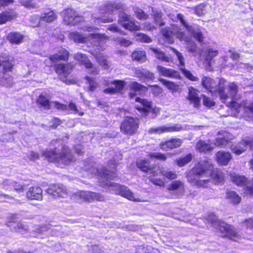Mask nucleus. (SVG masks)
I'll return each mask as SVG.
<instances>
[{"instance_id":"obj_55","label":"nucleus","mask_w":253,"mask_h":253,"mask_svg":"<svg viewBox=\"0 0 253 253\" xmlns=\"http://www.w3.org/2000/svg\"><path fill=\"white\" fill-rule=\"evenodd\" d=\"M41 20V16H39L38 15L32 16L30 19L31 26L34 27L38 26Z\"/></svg>"},{"instance_id":"obj_37","label":"nucleus","mask_w":253,"mask_h":253,"mask_svg":"<svg viewBox=\"0 0 253 253\" xmlns=\"http://www.w3.org/2000/svg\"><path fill=\"white\" fill-rule=\"evenodd\" d=\"M23 36L19 33L11 32L7 37V40L11 43L19 44L23 40Z\"/></svg>"},{"instance_id":"obj_34","label":"nucleus","mask_w":253,"mask_h":253,"mask_svg":"<svg viewBox=\"0 0 253 253\" xmlns=\"http://www.w3.org/2000/svg\"><path fill=\"white\" fill-rule=\"evenodd\" d=\"M218 54V50L212 47H208L205 50L204 52L205 58L209 65H211V62L212 59L217 56Z\"/></svg>"},{"instance_id":"obj_35","label":"nucleus","mask_w":253,"mask_h":253,"mask_svg":"<svg viewBox=\"0 0 253 253\" xmlns=\"http://www.w3.org/2000/svg\"><path fill=\"white\" fill-rule=\"evenodd\" d=\"M213 149L209 142L200 140L196 144V149L200 152H211Z\"/></svg>"},{"instance_id":"obj_63","label":"nucleus","mask_w":253,"mask_h":253,"mask_svg":"<svg viewBox=\"0 0 253 253\" xmlns=\"http://www.w3.org/2000/svg\"><path fill=\"white\" fill-rule=\"evenodd\" d=\"M154 79V74L149 71L144 69L142 79L152 80Z\"/></svg>"},{"instance_id":"obj_40","label":"nucleus","mask_w":253,"mask_h":253,"mask_svg":"<svg viewBox=\"0 0 253 253\" xmlns=\"http://www.w3.org/2000/svg\"><path fill=\"white\" fill-rule=\"evenodd\" d=\"M211 177L214 181L217 183L221 182L224 179L223 174L222 172L217 169H212L211 171L210 177Z\"/></svg>"},{"instance_id":"obj_7","label":"nucleus","mask_w":253,"mask_h":253,"mask_svg":"<svg viewBox=\"0 0 253 253\" xmlns=\"http://www.w3.org/2000/svg\"><path fill=\"white\" fill-rule=\"evenodd\" d=\"M72 199L78 202H91L95 200L104 201L105 197L101 194L91 191H79L72 196Z\"/></svg>"},{"instance_id":"obj_28","label":"nucleus","mask_w":253,"mask_h":253,"mask_svg":"<svg viewBox=\"0 0 253 253\" xmlns=\"http://www.w3.org/2000/svg\"><path fill=\"white\" fill-rule=\"evenodd\" d=\"M215 156L218 163L223 166L227 165L232 159V156L230 153L224 151L217 152Z\"/></svg>"},{"instance_id":"obj_46","label":"nucleus","mask_w":253,"mask_h":253,"mask_svg":"<svg viewBox=\"0 0 253 253\" xmlns=\"http://www.w3.org/2000/svg\"><path fill=\"white\" fill-rule=\"evenodd\" d=\"M158 80L163 85L166 86L169 90L175 91L178 88V85L173 82L162 78H159Z\"/></svg>"},{"instance_id":"obj_36","label":"nucleus","mask_w":253,"mask_h":253,"mask_svg":"<svg viewBox=\"0 0 253 253\" xmlns=\"http://www.w3.org/2000/svg\"><path fill=\"white\" fill-rule=\"evenodd\" d=\"M122 7V5L120 3H116L108 1L104 5V8H105L104 11H102L103 10H100V12L102 13H111L115 10L121 9Z\"/></svg>"},{"instance_id":"obj_18","label":"nucleus","mask_w":253,"mask_h":253,"mask_svg":"<svg viewBox=\"0 0 253 253\" xmlns=\"http://www.w3.org/2000/svg\"><path fill=\"white\" fill-rule=\"evenodd\" d=\"M171 49L176 56L179 61V66H180V70L182 71L185 77L192 81H198V78L194 76L190 72L186 70L184 68V59L182 54L173 48H171Z\"/></svg>"},{"instance_id":"obj_2","label":"nucleus","mask_w":253,"mask_h":253,"mask_svg":"<svg viewBox=\"0 0 253 253\" xmlns=\"http://www.w3.org/2000/svg\"><path fill=\"white\" fill-rule=\"evenodd\" d=\"M213 165L209 160L200 161L187 174L188 182L193 186L206 187L209 183Z\"/></svg>"},{"instance_id":"obj_6","label":"nucleus","mask_w":253,"mask_h":253,"mask_svg":"<svg viewBox=\"0 0 253 253\" xmlns=\"http://www.w3.org/2000/svg\"><path fill=\"white\" fill-rule=\"evenodd\" d=\"M162 35L170 42H173L172 36H175L181 41L190 42L191 39L186 36L184 32L177 25H172L170 27H165L161 30Z\"/></svg>"},{"instance_id":"obj_1","label":"nucleus","mask_w":253,"mask_h":253,"mask_svg":"<svg viewBox=\"0 0 253 253\" xmlns=\"http://www.w3.org/2000/svg\"><path fill=\"white\" fill-rule=\"evenodd\" d=\"M225 80L223 79L213 80L208 77H204L202 80V84L205 88L213 95L217 94L222 102L228 99H230L228 106L233 107L237 104L234 100L237 98L238 86L231 83L228 85L227 88H225Z\"/></svg>"},{"instance_id":"obj_21","label":"nucleus","mask_w":253,"mask_h":253,"mask_svg":"<svg viewBox=\"0 0 253 253\" xmlns=\"http://www.w3.org/2000/svg\"><path fill=\"white\" fill-rule=\"evenodd\" d=\"M72 70V66L70 64H59L55 67V72L60 79L63 82H66V78L70 75Z\"/></svg>"},{"instance_id":"obj_47","label":"nucleus","mask_w":253,"mask_h":253,"mask_svg":"<svg viewBox=\"0 0 253 253\" xmlns=\"http://www.w3.org/2000/svg\"><path fill=\"white\" fill-rule=\"evenodd\" d=\"M160 172L163 176L171 180L175 179L177 176L175 172L164 168L161 169Z\"/></svg>"},{"instance_id":"obj_4","label":"nucleus","mask_w":253,"mask_h":253,"mask_svg":"<svg viewBox=\"0 0 253 253\" xmlns=\"http://www.w3.org/2000/svg\"><path fill=\"white\" fill-rule=\"evenodd\" d=\"M70 39L75 42L84 43L88 41L95 42L94 45L99 51L105 49L104 41L108 40L109 37L104 34L98 33L90 34L87 37H84L78 32H73L69 35Z\"/></svg>"},{"instance_id":"obj_39","label":"nucleus","mask_w":253,"mask_h":253,"mask_svg":"<svg viewBox=\"0 0 253 253\" xmlns=\"http://www.w3.org/2000/svg\"><path fill=\"white\" fill-rule=\"evenodd\" d=\"M226 197L229 202L234 205L239 204L241 201V197L234 191H227Z\"/></svg>"},{"instance_id":"obj_61","label":"nucleus","mask_w":253,"mask_h":253,"mask_svg":"<svg viewBox=\"0 0 253 253\" xmlns=\"http://www.w3.org/2000/svg\"><path fill=\"white\" fill-rule=\"evenodd\" d=\"M50 106H53L57 109L63 111H66L68 109V106L66 105L59 103L58 102H53L50 103Z\"/></svg>"},{"instance_id":"obj_38","label":"nucleus","mask_w":253,"mask_h":253,"mask_svg":"<svg viewBox=\"0 0 253 253\" xmlns=\"http://www.w3.org/2000/svg\"><path fill=\"white\" fill-rule=\"evenodd\" d=\"M173 154L171 153H168L166 154H162L160 152H153L148 154V156L150 159H157L165 161L168 158H171L173 156Z\"/></svg>"},{"instance_id":"obj_23","label":"nucleus","mask_w":253,"mask_h":253,"mask_svg":"<svg viewBox=\"0 0 253 253\" xmlns=\"http://www.w3.org/2000/svg\"><path fill=\"white\" fill-rule=\"evenodd\" d=\"M218 135L220 136L216 138L213 145L215 146L225 147L232 139V136L229 133L223 130L219 131Z\"/></svg>"},{"instance_id":"obj_54","label":"nucleus","mask_w":253,"mask_h":253,"mask_svg":"<svg viewBox=\"0 0 253 253\" xmlns=\"http://www.w3.org/2000/svg\"><path fill=\"white\" fill-rule=\"evenodd\" d=\"M207 5L201 4L195 8V13L198 16H201L207 12Z\"/></svg>"},{"instance_id":"obj_12","label":"nucleus","mask_w":253,"mask_h":253,"mask_svg":"<svg viewBox=\"0 0 253 253\" xmlns=\"http://www.w3.org/2000/svg\"><path fill=\"white\" fill-rule=\"evenodd\" d=\"M118 22L124 28L129 31H137L140 29V26L136 25L130 16L124 12L120 13Z\"/></svg>"},{"instance_id":"obj_59","label":"nucleus","mask_w":253,"mask_h":253,"mask_svg":"<svg viewBox=\"0 0 253 253\" xmlns=\"http://www.w3.org/2000/svg\"><path fill=\"white\" fill-rule=\"evenodd\" d=\"M1 66H3V70L5 72L9 71L11 70L13 67V64L10 61L9 59L2 61Z\"/></svg>"},{"instance_id":"obj_9","label":"nucleus","mask_w":253,"mask_h":253,"mask_svg":"<svg viewBox=\"0 0 253 253\" xmlns=\"http://www.w3.org/2000/svg\"><path fill=\"white\" fill-rule=\"evenodd\" d=\"M106 185L110 189V190L114 191L117 194L127 198L134 202H143V201L138 198H135L132 192L126 187L121 185L111 182H106Z\"/></svg>"},{"instance_id":"obj_56","label":"nucleus","mask_w":253,"mask_h":253,"mask_svg":"<svg viewBox=\"0 0 253 253\" xmlns=\"http://www.w3.org/2000/svg\"><path fill=\"white\" fill-rule=\"evenodd\" d=\"M86 83L89 84V90L94 91L97 87L98 84L94 81V80L89 77H86Z\"/></svg>"},{"instance_id":"obj_60","label":"nucleus","mask_w":253,"mask_h":253,"mask_svg":"<svg viewBox=\"0 0 253 253\" xmlns=\"http://www.w3.org/2000/svg\"><path fill=\"white\" fill-rule=\"evenodd\" d=\"M135 13L136 17L139 19H146L148 17V15L141 9H137L135 11Z\"/></svg>"},{"instance_id":"obj_44","label":"nucleus","mask_w":253,"mask_h":253,"mask_svg":"<svg viewBox=\"0 0 253 253\" xmlns=\"http://www.w3.org/2000/svg\"><path fill=\"white\" fill-rule=\"evenodd\" d=\"M243 117L248 121H253V103L244 108Z\"/></svg>"},{"instance_id":"obj_20","label":"nucleus","mask_w":253,"mask_h":253,"mask_svg":"<svg viewBox=\"0 0 253 253\" xmlns=\"http://www.w3.org/2000/svg\"><path fill=\"white\" fill-rule=\"evenodd\" d=\"M106 84L107 85H114V87H109L104 90V92L106 94H114L116 92L122 91L126 84L125 81L123 80H114L113 82L109 83L106 82Z\"/></svg>"},{"instance_id":"obj_15","label":"nucleus","mask_w":253,"mask_h":253,"mask_svg":"<svg viewBox=\"0 0 253 253\" xmlns=\"http://www.w3.org/2000/svg\"><path fill=\"white\" fill-rule=\"evenodd\" d=\"M182 129V127L180 125H174L171 126H161L157 127L151 128L148 130L149 134H160L165 132H172L179 131Z\"/></svg>"},{"instance_id":"obj_49","label":"nucleus","mask_w":253,"mask_h":253,"mask_svg":"<svg viewBox=\"0 0 253 253\" xmlns=\"http://www.w3.org/2000/svg\"><path fill=\"white\" fill-rule=\"evenodd\" d=\"M41 18L42 21L46 22H51L56 18V16L53 11L49 10L42 15Z\"/></svg>"},{"instance_id":"obj_3","label":"nucleus","mask_w":253,"mask_h":253,"mask_svg":"<svg viewBox=\"0 0 253 253\" xmlns=\"http://www.w3.org/2000/svg\"><path fill=\"white\" fill-rule=\"evenodd\" d=\"M42 154L49 161L56 162L59 165H69L73 158L70 150L65 146H61L60 149L55 148L53 151L46 150Z\"/></svg>"},{"instance_id":"obj_58","label":"nucleus","mask_w":253,"mask_h":253,"mask_svg":"<svg viewBox=\"0 0 253 253\" xmlns=\"http://www.w3.org/2000/svg\"><path fill=\"white\" fill-rule=\"evenodd\" d=\"M150 180L153 184L157 186L163 187L165 185V180L160 178L151 177L150 178Z\"/></svg>"},{"instance_id":"obj_11","label":"nucleus","mask_w":253,"mask_h":253,"mask_svg":"<svg viewBox=\"0 0 253 253\" xmlns=\"http://www.w3.org/2000/svg\"><path fill=\"white\" fill-rule=\"evenodd\" d=\"M138 128V121L133 118H126L121 125V132L131 135L136 133Z\"/></svg>"},{"instance_id":"obj_48","label":"nucleus","mask_w":253,"mask_h":253,"mask_svg":"<svg viewBox=\"0 0 253 253\" xmlns=\"http://www.w3.org/2000/svg\"><path fill=\"white\" fill-rule=\"evenodd\" d=\"M132 58L133 60L143 62L146 60L145 52L143 51H135L131 54Z\"/></svg>"},{"instance_id":"obj_5","label":"nucleus","mask_w":253,"mask_h":253,"mask_svg":"<svg viewBox=\"0 0 253 253\" xmlns=\"http://www.w3.org/2000/svg\"><path fill=\"white\" fill-rule=\"evenodd\" d=\"M207 220L211 222L209 224L212 226L215 229V232L220 233L221 236L227 237L234 241L239 239V236L233 227L217 219L215 215L209 216Z\"/></svg>"},{"instance_id":"obj_64","label":"nucleus","mask_w":253,"mask_h":253,"mask_svg":"<svg viewBox=\"0 0 253 253\" xmlns=\"http://www.w3.org/2000/svg\"><path fill=\"white\" fill-rule=\"evenodd\" d=\"M203 104L204 105L209 107L213 106L215 104L214 101L205 95L203 96Z\"/></svg>"},{"instance_id":"obj_52","label":"nucleus","mask_w":253,"mask_h":253,"mask_svg":"<svg viewBox=\"0 0 253 253\" xmlns=\"http://www.w3.org/2000/svg\"><path fill=\"white\" fill-rule=\"evenodd\" d=\"M37 102L41 105L44 106L47 109L50 108V103L49 102V100L47 98L41 94L38 99Z\"/></svg>"},{"instance_id":"obj_57","label":"nucleus","mask_w":253,"mask_h":253,"mask_svg":"<svg viewBox=\"0 0 253 253\" xmlns=\"http://www.w3.org/2000/svg\"><path fill=\"white\" fill-rule=\"evenodd\" d=\"M115 41L121 45L125 47H127L132 43V42L122 37L117 38L115 40Z\"/></svg>"},{"instance_id":"obj_33","label":"nucleus","mask_w":253,"mask_h":253,"mask_svg":"<svg viewBox=\"0 0 253 253\" xmlns=\"http://www.w3.org/2000/svg\"><path fill=\"white\" fill-rule=\"evenodd\" d=\"M74 58L80 62L81 64L84 65L86 68H92V63L84 54L77 53L74 54Z\"/></svg>"},{"instance_id":"obj_32","label":"nucleus","mask_w":253,"mask_h":253,"mask_svg":"<svg viewBox=\"0 0 253 253\" xmlns=\"http://www.w3.org/2000/svg\"><path fill=\"white\" fill-rule=\"evenodd\" d=\"M151 15L153 16L155 23L159 26H163L165 23L162 21V13L161 10L155 8H151Z\"/></svg>"},{"instance_id":"obj_45","label":"nucleus","mask_w":253,"mask_h":253,"mask_svg":"<svg viewBox=\"0 0 253 253\" xmlns=\"http://www.w3.org/2000/svg\"><path fill=\"white\" fill-rule=\"evenodd\" d=\"M129 90L132 91H145L147 87L136 82H131L128 85Z\"/></svg>"},{"instance_id":"obj_62","label":"nucleus","mask_w":253,"mask_h":253,"mask_svg":"<svg viewBox=\"0 0 253 253\" xmlns=\"http://www.w3.org/2000/svg\"><path fill=\"white\" fill-rule=\"evenodd\" d=\"M95 19L97 20V21H95L96 24H100V21L101 23H108L113 21V19L110 17H106L105 16L100 17H94Z\"/></svg>"},{"instance_id":"obj_24","label":"nucleus","mask_w":253,"mask_h":253,"mask_svg":"<svg viewBox=\"0 0 253 253\" xmlns=\"http://www.w3.org/2000/svg\"><path fill=\"white\" fill-rule=\"evenodd\" d=\"M188 95L187 99L189 103L193 105L195 108H198L200 105V98L198 91L192 87H188Z\"/></svg>"},{"instance_id":"obj_42","label":"nucleus","mask_w":253,"mask_h":253,"mask_svg":"<svg viewBox=\"0 0 253 253\" xmlns=\"http://www.w3.org/2000/svg\"><path fill=\"white\" fill-rule=\"evenodd\" d=\"M36 232L38 233L37 237L38 238H43V237H42L41 235L44 234L45 236L47 235V234L51 233L55 230L54 229H51V227H48V226L43 225L41 227L37 228L36 229Z\"/></svg>"},{"instance_id":"obj_43","label":"nucleus","mask_w":253,"mask_h":253,"mask_svg":"<svg viewBox=\"0 0 253 253\" xmlns=\"http://www.w3.org/2000/svg\"><path fill=\"white\" fill-rule=\"evenodd\" d=\"M193 159V156L191 154H188L185 157H180L175 160V162L179 167L184 166L185 165L190 163Z\"/></svg>"},{"instance_id":"obj_10","label":"nucleus","mask_w":253,"mask_h":253,"mask_svg":"<svg viewBox=\"0 0 253 253\" xmlns=\"http://www.w3.org/2000/svg\"><path fill=\"white\" fill-rule=\"evenodd\" d=\"M176 18L184 26L187 32L192 35L199 42H202L203 41L204 37L200 28L189 25L185 20L184 16L180 13L177 14Z\"/></svg>"},{"instance_id":"obj_30","label":"nucleus","mask_w":253,"mask_h":253,"mask_svg":"<svg viewBox=\"0 0 253 253\" xmlns=\"http://www.w3.org/2000/svg\"><path fill=\"white\" fill-rule=\"evenodd\" d=\"M16 17V13L13 10H9L0 13V24L5 23L11 21Z\"/></svg>"},{"instance_id":"obj_16","label":"nucleus","mask_w":253,"mask_h":253,"mask_svg":"<svg viewBox=\"0 0 253 253\" xmlns=\"http://www.w3.org/2000/svg\"><path fill=\"white\" fill-rule=\"evenodd\" d=\"M61 14L64 21L68 25H75L80 21L78 14L71 8L66 9Z\"/></svg>"},{"instance_id":"obj_19","label":"nucleus","mask_w":253,"mask_h":253,"mask_svg":"<svg viewBox=\"0 0 253 253\" xmlns=\"http://www.w3.org/2000/svg\"><path fill=\"white\" fill-rule=\"evenodd\" d=\"M137 167L142 171L152 174L153 176H156L159 173L158 169L150 166L148 160L140 159L136 162Z\"/></svg>"},{"instance_id":"obj_13","label":"nucleus","mask_w":253,"mask_h":253,"mask_svg":"<svg viewBox=\"0 0 253 253\" xmlns=\"http://www.w3.org/2000/svg\"><path fill=\"white\" fill-rule=\"evenodd\" d=\"M48 194L52 196L54 198L66 197L68 192L67 189L62 185L54 184L50 186L46 191Z\"/></svg>"},{"instance_id":"obj_8","label":"nucleus","mask_w":253,"mask_h":253,"mask_svg":"<svg viewBox=\"0 0 253 253\" xmlns=\"http://www.w3.org/2000/svg\"><path fill=\"white\" fill-rule=\"evenodd\" d=\"M229 176L232 182L237 185L239 186H246L244 189V194L246 196H253V178L247 181L246 177L236 173H230Z\"/></svg>"},{"instance_id":"obj_53","label":"nucleus","mask_w":253,"mask_h":253,"mask_svg":"<svg viewBox=\"0 0 253 253\" xmlns=\"http://www.w3.org/2000/svg\"><path fill=\"white\" fill-rule=\"evenodd\" d=\"M136 40L138 41L146 43H149L152 41L151 39L147 35L141 33L136 34Z\"/></svg>"},{"instance_id":"obj_31","label":"nucleus","mask_w":253,"mask_h":253,"mask_svg":"<svg viewBox=\"0 0 253 253\" xmlns=\"http://www.w3.org/2000/svg\"><path fill=\"white\" fill-rule=\"evenodd\" d=\"M168 190H179L180 194L183 195L184 193V184L180 180H175L171 182L168 186Z\"/></svg>"},{"instance_id":"obj_25","label":"nucleus","mask_w":253,"mask_h":253,"mask_svg":"<svg viewBox=\"0 0 253 253\" xmlns=\"http://www.w3.org/2000/svg\"><path fill=\"white\" fill-rule=\"evenodd\" d=\"M69 52L63 48H60L58 52L50 56V63H46V65H51L52 63L58 60H66L68 59Z\"/></svg>"},{"instance_id":"obj_29","label":"nucleus","mask_w":253,"mask_h":253,"mask_svg":"<svg viewBox=\"0 0 253 253\" xmlns=\"http://www.w3.org/2000/svg\"><path fill=\"white\" fill-rule=\"evenodd\" d=\"M95 170L96 171L95 175H98L99 177H100L101 178L104 179L105 181L109 179H112L116 177V173L115 172L105 168H103V169L101 170L93 169L91 170V172Z\"/></svg>"},{"instance_id":"obj_17","label":"nucleus","mask_w":253,"mask_h":253,"mask_svg":"<svg viewBox=\"0 0 253 253\" xmlns=\"http://www.w3.org/2000/svg\"><path fill=\"white\" fill-rule=\"evenodd\" d=\"M135 100L139 103V104L136 105V109L141 113L143 116H147L149 113L153 111L151 102L139 97L136 98Z\"/></svg>"},{"instance_id":"obj_27","label":"nucleus","mask_w":253,"mask_h":253,"mask_svg":"<svg viewBox=\"0 0 253 253\" xmlns=\"http://www.w3.org/2000/svg\"><path fill=\"white\" fill-rule=\"evenodd\" d=\"M27 198L41 201L42 199V190L38 186L30 187L27 192Z\"/></svg>"},{"instance_id":"obj_22","label":"nucleus","mask_w":253,"mask_h":253,"mask_svg":"<svg viewBox=\"0 0 253 253\" xmlns=\"http://www.w3.org/2000/svg\"><path fill=\"white\" fill-rule=\"evenodd\" d=\"M157 70L159 75L167 78L179 79L180 75L177 71L170 68H167L161 65L157 66Z\"/></svg>"},{"instance_id":"obj_50","label":"nucleus","mask_w":253,"mask_h":253,"mask_svg":"<svg viewBox=\"0 0 253 253\" xmlns=\"http://www.w3.org/2000/svg\"><path fill=\"white\" fill-rule=\"evenodd\" d=\"M12 77L8 74H4L0 80L1 84L7 87H10L13 84Z\"/></svg>"},{"instance_id":"obj_51","label":"nucleus","mask_w":253,"mask_h":253,"mask_svg":"<svg viewBox=\"0 0 253 253\" xmlns=\"http://www.w3.org/2000/svg\"><path fill=\"white\" fill-rule=\"evenodd\" d=\"M95 56L100 65L104 67H107L108 66V62L106 57L102 55V54L97 52L95 54Z\"/></svg>"},{"instance_id":"obj_26","label":"nucleus","mask_w":253,"mask_h":253,"mask_svg":"<svg viewBox=\"0 0 253 253\" xmlns=\"http://www.w3.org/2000/svg\"><path fill=\"white\" fill-rule=\"evenodd\" d=\"M182 143L181 139L179 138L171 139L169 140L162 142L160 143V148L162 150L167 151L168 149H172L179 147Z\"/></svg>"},{"instance_id":"obj_14","label":"nucleus","mask_w":253,"mask_h":253,"mask_svg":"<svg viewBox=\"0 0 253 253\" xmlns=\"http://www.w3.org/2000/svg\"><path fill=\"white\" fill-rule=\"evenodd\" d=\"M250 146L253 149V138L243 139L237 144L232 145L231 147L232 151L237 155H240L244 152Z\"/></svg>"},{"instance_id":"obj_41","label":"nucleus","mask_w":253,"mask_h":253,"mask_svg":"<svg viewBox=\"0 0 253 253\" xmlns=\"http://www.w3.org/2000/svg\"><path fill=\"white\" fill-rule=\"evenodd\" d=\"M150 49L155 54L156 58L158 59L166 62H169L171 60L169 57L166 56L165 53L159 49L154 47L151 48Z\"/></svg>"}]
</instances>
